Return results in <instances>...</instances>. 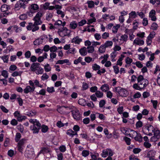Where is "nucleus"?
Wrapping results in <instances>:
<instances>
[{
	"label": "nucleus",
	"mask_w": 160,
	"mask_h": 160,
	"mask_svg": "<svg viewBox=\"0 0 160 160\" xmlns=\"http://www.w3.org/2000/svg\"><path fill=\"white\" fill-rule=\"evenodd\" d=\"M43 15L42 13L38 12L36 16L33 19L34 23L29 22L28 25L27 26V29L28 30H32V32H35L39 29L38 25L42 24V22L41 20V18Z\"/></svg>",
	"instance_id": "1"
},
{
	"label": "nucleus",
	"mask_w": 160,
	"mask_h": 160,
	"mask_svg": "<svg viewBox=\"0 0 160 160\" xmlns=\"http://www.w3.org/2000/svg\"><path fill=\"white\" fill-rule=\"evenodd\" d=\"M29 122L33 124L31 126L30 129L33 134L38 133L41 127V124L39 122L35 119H30Z\"/></svg>",
	"instance_id": "2"
},
{
	"label": "nucleus",
	"mask_w": 160,
	"mask_h": 160,
	"mask_svg": "<svg viewBox=\"0 0 160 160\" xmlns=\"http://www.w3.org/2000/svg\"><path fill=\"white\" fill-rule=\"evenodd\" d=\"M30 70L32 72H35L37 75L41 74L44 72L43 69L40 66V64L33 63L31 65Z\"/></svg>",
	"instance_id": "3"
},
{
	"label": "nucleus",
	"mask_w": 160,
	"mask_h": 160,
	"mask_svg": "<svg viewBox=\"0 0 160 160\" xmlns=\"http://www.w3.org/2000/svg\"><path fill=\"white\" fill-rule=\"evenodd\" d=\"M25 156L28 159H32L34 158L35 154L34 149L32 145H29L27 146Z\"/></svg>",
	"instance_id": "4"
},
{
	"label": "nucleus",
	"mask_w": 160,
	"mask_h": 160,
	"mask_svg": "<svg viewBox=\"0 0 160 160\" xmlns=\"http://www.w3.org/2000/svg\"><path fill=\"white\" fill-rule=\"evenodd\" d=\"M138 83L142 89L144 88L148 85V80L144 78L142 75H139L137 78Z\"/></svg>",
	"instance_id": "5"
},
{
	"label": "nucleus",
	"mask_w": 160,
	"mask_h": 160,
	"mask_svg": "<svg viewBox=\"0 0 160 160\" xmlns=\"http://www.w3.org/2000/svg\"><path fill=\"white\" fill-rule=\"evenodd\" d=\"M71 30L68 29L66 27H63L62 28L59 29L58 33L62 37L70 36Z\"/></svg>",
	"instance_id": "6"
},
{
	"label": "nucleus",
	"mask_w": 160,
	"mask_h": 160,
	"mask_svg": "<svg viewBox=\"0 0 160 160\" xmlns=\"http://www.w3.org/2000/svg\"><path fill=\"white\" fill-rule=\"evenodd\" d=\"M113 91L118 93L121 97H126L128 95V92L126 90L120 87L115 88V90Z\"/></svg>",
	"instance_id": "7"
},
{
	"label": "nucleus",
	"mask_w": 160,
	"mask_h": 160,
	"mask_svg": "<svg viewBox=\"0 0 160 160\" xmlns=\"http://www.w3.org/2000/svg\"><path fill=\"white\" fill-rule=\"evenodd\" d=\"M26 4L23 0H19L15 4L14 8L16 10H18L21 8L25 9L26 7Z\"/></svg>",
	"instance_id": "8"
},
{
	"label": "nucleus",
	"mask_w": 160,
	"mask_h": 160,
	"mask_svg": "<svg viewBox=\"0 0 160 160\" xmlns=\"http://www.w3.org/2000/svg\"><path fill=\"white\" fill-rule=\"evenodd\" d=\"M73 108L74 109H73L71 112L73 118L77 120H80L81 118V115L77 109L74 107H73Z\"/></svg>",
	"instance_id": "9"
},
{
	"label": "nucleus",
	"mask_w": 160,
	"mask_h": 160,
	"mask_svg": "<svg viewBox=\"0 0 160 160\" xmlns=\"http://www.w3.org/2000/svg\"><path fill=\"white\" fill-rule=\"evenodd\" d=\"M82 41V38H80L78 36H77L72 39L71 40V42L79 45Z\"/></svg>",
	"instance_id": "10"
},
{
	"label": "nucleus",
	"mask_w": 160,
	"mask_h": 160,
	"mask_svg": "<svg viewBox=\"0 0 160 160\" xmlns=\"http://www.w3.org/2000/svg\"><path fill=\"white\" fill-rule=\"evenodd\" d=\"M133 44H135L137 45L141 46L143 45L144 43V42L143 40H141L138 38H137L134 40L133 42Z\"/></svg>",
	"instance_id": "11"
},
{
	"label": "nucleus",
	"mask_w": 160,
	"mask_h": 160,
	"mask_svg": "<svg viewBox=\"0 0 160 160\" xmlns=\"http://www.w3.org/2000/svg\"><path fill=\"white\" fill-rule=\"evenodd\" d=\"M35 89V88H32L29 86H28L24 89V92L25 93H28L29 92H32L34 91Z\"/></svg>",
	"instance_id": "12"
},
{
	"label": "nucleus",
	"mask_w": 160,
	"mask_h": 160,
	"mask_svg": "<svg viewBox=\"0 0 160 160\" xmlns=\"http://www.w3.org/2000/svg\"><path fill=\"white\" fill-rule=\"evenodd\" d=\"M87 48L85 47H83L79 49V52L80 54L82 56H86L87 53Z\"/></svg>",
	"instance_id": "13"
},
{
	"label": "nucleus",
	"mask_w": 160,
	"mask_h": 160,
	"mask_svg": "<svg viewBox=\"0 0 160 160\" xmlns=\"http://www.w3.org/2000/svg\"><path fill=\"white\" fill-rule=\"evenodd\" d=\"M43 39L41 38V37L35 40L33 42V44L34 45H39L42 43Z\"/></svg>",
	"instance_id": "14"
},
{
	"label": "nucleus",
	"mask_w": 160,
	"mask_h": 160,
	"mask_svg": "<svg viewBox=\"0 0 160 160\" xmlns=\"http://www.w3.org/2000/svg\"><path fill=\"white\" fill-rule=\"evenodd\" d=\"M30 11L32 12L33 11L38 10L39 8L38 6L36 4H33L31 5L30 7Z\"/></svg>",
	"instance_id": "15"
},
{
	"label": "nucleus",
	"mask_w": 160,
	"mask_h": 160,
	"mask_svg": "<svg viewBox=\"0 0 160 160\" xmlns=\"http://www.w3.org/2000/svg\"><path fill=\"white\" fill-rule=\"evenodd\" d=\"M100 89L103 92H106L109 90V86L107 84H105L101 86Z\"/></svg>",
	"instance_id": "16"
},
{
	"label": "nucleus",
	"mask_w": 160,
	"mask_h": 160,
	"mask_svg": "<svg viewBox=\"0 0 160 160\" xmlns=\"http://www.w3.org/2000/svg\"><path fill=\"white\" fill-rule=\"evenodd\" d=\"M50 150L48 148H42L41 150L38 153V155L41 153H43L44 154L49 152Z\"/></svg>",
	"instance_id": "17"
},
{
	"label": "nucleus",
	"mask_w": 160,
	"mask_h": 160,
	"mask_svg": "<svg viewBox=\"0 0 160 160\" xmlns=\"http://www.w3.org/2000/svg\"><path fill=\"white\" fill-rule=\"evenodd\" d=\"M78 24L75 21H72L70 22L69 26L70 28L72 29H75L77 27Z\"/></svg>",
	"instance_id": "18"
},
{
	"label": "nucleus",
	"mask_w": 160,
	"mask_h": 160,
	"mask_svg": "<svg viewBox=\"0 0 160 160\" xmlns=\"http://www.w3.org/2000/svg\"><path fill=\"white\" fill-rule=\"evenodd\" d=\"M106 48L104 45L103 44L100 46L98 49V52L101 53H103L105 52Z\"/></svg>",
	"instance_id": "19"
},
{
	"label": "nucleus",
	"mask_w": 160,
	"mask_h": 160,
	"mask_svg": "<svg viewBox=\"0 0 160 160\" xmlns=\"http://www.w3.org/2000/svg\"><path fill=\"white\" fill-rule=\"evenodd\" d=\"M154 136L158 139L160 138V131L157 128H156L155 130L153 132Z\"/></svg>",
	"instance_id": "20"
},
{
	"label": "nucleus",
	"mask_w": 160,
	"mask_h": 160,
	"mask_svg": "<svg viewBox=\"0 0 160 160\" xmlns=\"http://www.w3.org/2000/svg\"><path fill=\"white\" fill-rule=\"evenodd\" d=\"M155 153V152L153 151H150L148 152L147 157L149 158H152L154 157Z\"/></svg>",
	"instance_id": "21"
},
{
	"label": "nucleus",
	"mask_w": 160,
	"mask_h": 160,
	"mask_svg": "<svg viewBox=\"0 0 160 160\" xmlns=\"http://www.w3.org/2000/svg\"><path fill=\"white\" fill-rule=\"evenodd\" d=\"M129 18H135L137 17V15L135 11H132L129 14Z\"/></svg>",
	"instance_id": "22"
},
{
	"label": "nucleus",
	"mask_w": 160,
	"mask_h": 160,
	"mask_svg": "<svg viewBox=\"0 0 160 160\" xmlns=\"http://www.w3.org/2000/svg\"><path fill=\"white\" fill-rule=\"evenodd\" d=\"M69 61L68 59H65L64 60H59L56 63V64H62L65 63H68Z\"/></svg>",
	"instance_id": "23"
},
{
	"label": "nucleus",
	"mask_w": 160,
	"mask_h": 160,
	"mask_svg": "<svg viewBox=\"0 0 160 160\" xmlns=\"http://www.w3.org/2000/svg\"><path fill=\"white\" fill-rule=\"evenodd\" d=\"M103 44L106 48H107L111 47L113 44V42L112 41H106Z\"/></svg>",
	"instance_id": "24"
},
{
	"label": "nucleus",
	"mask_w": 160,
	"mask_h": 160,
	"mask_svg": "<svg viewBox=\"0 0 160 160\" xmlns=\"http://www.w3.org/2000/svg\"><path fill=\"white\" fill-rule=\"evenodd\" d=\"M146 128L149 132H153L154 130H155V129H156V128H154L153 126L151 125H149L147 126L146 127Z\"/></svg>",
	"instance_id": "25"
},
{
	"label": "nucleus",
	"mask_w": 160,
	"mask_h": 160,
	"mask_svg": "<svg viewBox=\"0 0 160 160\" xmlns=\"http://www.w3.org/2000/svg\"><path fill=\"white\" fill-rule=\"evenodd\" d=\"M88 7L89 8H92L94 7V2L92 1H88L87 2Z\"/></svg>",
	"instance_id": "26"
},
{
	"label": "nucleus",
	"mask_w": 160,
	"mask_h": 160,
	"mask_svg": "<svg viewBox=\"0 0 160 160\" xmlns=\"http://www.w3.org/2000/svg\"><path fill=\"white\" fill-rule=\"evenodd\" d=\"M44 69L46 72H48L51 71V68L49 64L47 63L44 66Z\"/></svg>",
	"instance_id": "27"
},
{
	"label": "nucleus",
	"mask_w": 160,
	"mask_h": 160,
	"mask_svg": "<svg viewBox=\"0 0 160 160\" xmlns=\"http://www.w3.org/2000/svg\"><path fill=\"white\" fill-rule=\"evenodd\" d=\"M134 139L136 141L141 142L142 141V137L140 133H138L137 135L134 138Z\"/></svg>",
	"instance_id": "28"
},
{
	"label": "nucleus",
	"mask_w": 160,
	"mask_h": 160,
	"mask_svg": "<svg viewBox=\"0 0 160 160\" xmlns=\"http://www.w3.org/2000/svg\"><path fill=\"white\" fill-rule=\"evenodd\" d=\"M95 95L98 98H101L103 97V93L99 91H97L95 93Z\"/></svg>",
	"instance_id": "29"
},
{
	"label": "nucleus",
	"mask_w": 160,
	"mask_h": 160,
	"mask_svg": "<svg viewBox=\"0 0 160 160\" xmlns=\"http://www.w3.org/2000/svg\"><path fill=\"white\" fill-rule=\"evenodd\" d=\"M132 87L134 89L138 90H141L142 89L138 83L134 84Z\"/></svg>",
	"instance_id": "30"
},
{
	"label": "nucleus",
	"mask_w": 160,
	"mask_h": 160,
	"mask_svg": "<svg viewBox=\"0 0 160 160\" xmlns=\"http://www.w3.org/2000/svg\"><path fill=\"white\" fill-rule=\"evenodd\" d=\"M155 35V33L154 32H151L148 37L147 39L149 40L152 41V39L154 38Z\"/></svg>",
	"instance_id": "31"
},
{
	"label": "nucleus",
	"mask_w": 160,
	"mask_h": 160,
	"mask_svg": "<svg viewBox=\"0 0 160 160\" xmlns=\"http://www.w3.org/2000/svg\"><path fill=\"white\" fill-rule=\"evenodd\" d=\"M22 72L20 71L19 72L15 71L12 74V76L13 77H15L18 76H21Z\"/></svg>",
	"instance_id": "32"
},
{
	"label": "nucleus",
	"mask_w": 160,
	"mask_h": 160,
	"mask_svg": "<svg viewBox=\"0 0 160 160\" xmlns=\"http://www.w3.org/2000/svg\"><path fill=\"white\" fill-rule=\"evenodd\" d=\"M87 48L88 49L87 52L89 53H92L94 50V48L92 45L88 47Z\"/></svg>",
	"instance_id": "33"
},
{
	"label": "nucleus",
	"mask_w": 160,
	"mask_h": 160,
	"mask_svg": "<svg viewBox=\"0 0 160 160\" xmlns=\"http://www.w3.org/2000/svg\"><path fill=\"white\" fill-rule=\"evenodd\" d=\"M120 27V26L119 24H117L115 26L113 27L112 29L113 32L115 33H116Z\"/></svg>",
	"instance_id": "34"
},
{
	"label": "nucleus",
	"mask_w": 160,
	"mask_h": 160,
	"mask_svg": "<svg viewBox=\"0 0 160 160\" xmlns=\"http://www.w3.org/2000/svg\"><path fill=\"white\" fill-rule=\"evenodd\" d=\"M8 73L6 70H3L2 72V75L5 78V79L8 77Z\"/></svg>",
	"instance_id": "35"
},
{
	"label": "nucleus",
	"mask_w": 160,
	"mask_h": 160,
	"mask_svg": "<svg viewBox=\"0 0 160 160\" xmlns=\"http://www.w3.org/2000/svg\"><path fill=\"white\" fill-rule=\"evenodd\" d=\"M132 133L131 134H129V136L132 138H134L135 136L137 135L138 133L132 130L131 131Z\"/></svg>",
	"instance_id": "36"
},
{
	"label": "nucleus",
	"mask_w": 160,
	"mask_h": 160,
	"mask_svg": "<svg viewBox=\"0 0 160 160\" xmlns=\"http://www.w3.org/2000/svg\"><path fill=\"white\" fill-rule=\"evenodd\" d=\"M26 118V116H21L20 115H18L17 117V120L18 121L21 122L23 120H25Z\"/></svg>",
	"instance_id": "37"
},
{
	"label": "nucleus",
	"mask_w": 160,
	"mask_h": 160,
	"mask_svg": "<svg viewBox=\"0 0 160 160\" xmlns=\"http://www.w3.org/2000/svg\"><path fill=\"white\" fill-rule=\"evenodd\" d=\"M0 58L2 59L4 62L7 63L8 61L9 56L8 55H4L2 57H1Z\"/></svg>",
	"instance_id": "38"
},
{
	"label": "nucleus",
	"mask_w": 160,
	"mask_h": 160,
	"mask_svg": "<svg viewBox=\"0 0 160 160\" xmlns=\"http://www.w3.org/2000/svg\"><path fill=\"white\" fill-rule=\"evenodd\" d=\"M21 134L19 132H17L15 136V140L16 142H18L21 138Z\"/></svg>",
	"instance_id": "39"
},
{
	"label": "nucleus",
	"mask_w": 160,
	"mask_h": 160,
	"mask_svg": "<svg viewBox=\"0 0 160 160\" xmlns=\"http://www.w3.org/2000/svg\"><path fill=\"white\" fill-rule=\"evenodd\" d=\"M1 11L2 12H5L7 10V5L6 4L2 5L0 8Z\"/></svg>",
	"instance_id": "40"
},
{
	"label": "nucleus",
	"mask_w": 160,
	"mask_h": 160,
	"mask_svg": "<svg viewBox=\"0 0 160 160\" xmlns=\"http://www.w3.org/2000/svg\"><path fill=\"white\" fill-rule=\"evenodd\" d=\"M56 54L54 52H51L50 54V61H53V59L56 58Z\"/></svg>",
	"instance_id": "41"
},
{
	"label": "nucleus",
	"mask_w": 160,
	"mask_h": 160,
	"mask_svg": "<svg viewBox=\"0 0 160 160\" xmlns=\"http://www.w3.org/2000/svg\"><path fill=\"white\" fill-rule=\"evenodd\" d=\"M151 102L152 104L153 108L155 109H156L158 103L157 101L151 100Z\"/></svg>",
	"instance_id": "42"
},
{
	"label": "nucleus",
	"mask_w": 160,
	"mask_h": 160,
	"mask_svg": "<svg viewBox=\"0 0 160 160\" xmlns=\"http://www.w3.org/2000/svg\"><path fill=\"white\" fill-rule=\"evenodd\" d=\"M49 77V76L45 73L43 74L41 76V78L42 80L44 81L48 79Z\"/></svg>",
	"instance_id": "43"
},
{
	"label": "nucleus",
	"mask_w": 160,
	"mask_h": 160,
	"mask_svg": "<svg viewBox=\"0 0 160 160\" xmlns=\"http://www.w3.org/2000/svg\"><path fill=\"white\" fill-rule=\"evenodd\" d=\"M92 68L94 70H98L100 68V67L97 64H93L92 66Z\"/></svg>",
	"instance_id": "44"
},
{
	"label": "nucleus",
	"mask_w": 160,
	"mask_h": 160,
	"mask_svg": "<svg viewBox=\"0 0 160 160\" xmlns=\"http://www.w3.org/2000/svg\"><path fill=\"white\" fill-rule=\"evenodd\" d=\"M48 128L47 126L43 125L42 126V131L43 132H46L48 131Z\"/></svg>",
	"instance_id": "45"
},
{
	"label": "nucleus",
	"mask_w": 160,
	"mask_h": 160,
	"mask_svg": "<svg viewBox=\"0 0 160 160\" xmlns=\"http://www.w3.org/2000/svg\"><path fill=\"white\" fill-rule=\"evenodd\" d=\"M150 2L153 5L156 3L158 5H160V0H150Z\"/></svg>",
	"instance_id": "46"
},
{
	"label": "nucleus",
	"mask_w": 160,
	"mask_h": 160,
	"mask_svg": "<svg viewBox=\"0 0 160 160\" xmlns=\"http://www.w3.org/2000/svg\"><path fill=\"white\" fill-rule=\"evenodd\" d=\"M27 15L26 14H22L19 16V19L22 20H24L27 18Z\"/></svg>",
	"instance_id": "47"
},
{
	"label": "nucleus",
	"mask_w": 160,
	"mask_h": 160,
	"mask_svg": "<svg viewBox=\"0 0 160 160\" xmlns=\"http://www.w3.org/2000/svg\"><path fill=\"white\" fill-rule=\"evenodd\" d=\"M128 36L126 34H124L121 36V39L120 40H122L124 42H126L128 40Z\"/></svg>",
	"instance_id": "48"
},
{
	"label": "nucleus",
	"mask_w": 160,
	"mask_h": 160,
	"mask_svg": "<svg viewBox=\"0 0 160 160\" xmlns=\"http://www.w3.org/2000/svg\"><path fill=\"white\" fill-rule=\"evenodd\" d=\"M109 33L108 32H105L102 35V38L103 39H106L109 36Z\"/></svg>",
	"instance_id": "49"
},
{
	"label": "nucleus",
	"mask_w": 160,
	"mask_h": 160,
	"mask_svg": "<svg viewBox=\"0 0 160 160\" xmlns=\"http://www.w3.org/2000/svg\"><path fill=\"white\" fill-rule=\"evenodd\" d=\"M89 152L87 150H83L82 152V155L83 156L86 157L89 155Z\"/></svg>",
	"instance_id": "50"
},
{
	"label": "nucleus",
	"mask_w": 160,
	"mask_h": 160,
	"mask_svg": "<svg viewBox=\"0 0 160 160\" xmlns=\"http://www.w3.org/2000/svg\"><path fill=\"white\" fill-rule=\"evenodd\" d=\"M94 37L95 39L98 41L100 40L102 38V36H101L100 34L98 33H96L95 34Z\"/></svg>",
	"instance_id": "51"
},
{
	"label": "nucleus",
	"mask_w": 160,
	"mask_h": 160,
	"mask_svg": "<svg viewBox=\"0 0 160 160\" xmlns=\"http://www.w3.org/2000/svg\"><path fill=\"white\" fill-rule=\"evenodd\" d=\"M133 64H136V66L139 68H141L143 67V65L139 61L136 62L135 63H133Z\"/></svg>",
	"instance_id": "52"
},
{
	"label": "nucleus",
	"mask_w": 160,
	"mask_h": 160,
	"mask_svg": "<svg viewBox=\"0 0 160 160\" xmlns=\"http://www.w3.org/2000/svg\"><path fill=\"white\" fill-rule=\"evenodd\" d=\"M60 90L61 93L65 95L68 94V92H66V90H65L64 88H60Z\"/></svg>",
	"instance_id": "53"
},
{
	"label": "nucleus",
	"mask_w": 160,
	"mask_h": 160,
	"mask_svg": "<svg viewBox=\"0 0 160 160\" xmlns=\"http://www.w3.org/2000/svg\"><path fill=\"white\" fill-rule=\"evenodd\" d=\"M82 58L81 57H79L78 59H75L74 61V63L75 64H77L79 62H81L82 61Z\"/></svg>",
	"instance_id": "54"
},
{
	"label": "nucleus",
	"mask_w": 160,
	"mask_h": 160,
	"mask_svg": "<svg viewBox=\"0 0 160 160\" xmlns=\"http://www.w3.org/2000/svg\"><path fill=\"white\" fill-rule=\"evenodd\" d=\"M73 133L74 131L71 129H69L67 131V134L72 137L73 136Z\"/></svg>",
	"instance_id": "55"
},
{
	"label": "nucleus",
	"mask_w": 160,
	"mask_h": 160,
	"mask_svg": "<svg viewBox=\"0 0 160 160\" xmlns=\"http://www.w3.org/2000/svg\"><path fill=\"white\" fill-rule=\"evenodd\" d=\"M106 102L104 100H101L99 102V106L100 108H102L105 105Z\"/></svg>",
	"instance_id": "56"
},
{
	"label": "nucleus",
	"mask_w": 160,
	"mask_h": 160,
	"mask_svg": "<svg viewBox=\"0 0 160 160\" xmlns=\"http://www.w3.org/2000/svg\"><path fill=\"white\" fill-rule=\"evenodd\" d=\"M87 22L86 21L85 19L82 20L78 22V25L79 26H82L85 24Z\"/></svg>",
	"instance_id": "57"
},
{
	"label": "nucleus",
	"mask_w": 160,
	"mask_h": 160,
	"mask_svg": "<svg viewBox=\"0 0 160 160\" xmlns=\"http://www.w3.org/2000/svg\"><path fill=\"white\" fill-rule=\"evenodd\" d=\"M88 87V85L85 82H83L82 85V90H84L87 89Z\"/></svg>",
	"instance_id": "58"
},
{
	"label": "nucleus",
	"mask_w": 160,
	"mask_h": 160,
	"mask_svg": "<svg viewBox=\"0 0 160 160\" xmlns=\"http://www.w3.org/2000/svg\"><path fill=\"white\" fill-rule=\"evenodd\" d=\"M50 48L49 46L48 45H46L44 46L43 49L42 50V51H44L45 52H47L50 50Z\"/></svg>",
	"instance_id": "59"
},
{
	"label": "nucleus",
	"mask_w": 160,
	"mask_h": 160,
	"mask_svg": "<svg viewBox=\"0 0 160 160\" xmlns=\"http://www.w3.org/2000/svg\"><path fill=\"white\" fill-rule=\"evenodd\" d=\"M0 108L4 112L7 113L8 112V110L5 107L2 105L0 106Z\"/></svg>",
	"instance_id": "60"
},
{
	"label": "nucleus",
	"mask_w": 160,
	"mask_h": 160,
	"mask_svg": "<svg viewBox=\"0 0 160 160\" xmlns=\"http://www.w3.org/2000/svg\"><path fill=\"white\" fill-rule=\"evenodd\" d=\"M142 23L144 26H146L148 24V21L147 18H144L143 19Z\"/></svg>",
	"instance_id": "61"
},
{
	"label": "nucleus",
	"mask_w": 160,
	"mask_h": 160,
	"mask_svg": "<svg viewBox=\"0 0 160 160\" xmlns=\"http://www.w3.org/2000/svg\"><path fill=\"white\" fill-rule=\"evenodd\" d=\"M114 72L116 74H117L119 72V67L117 66H113Z\"/></svg>",
	"instance_id": "62"
},
{
	"label": "nucleus",
	"mask_w": 160,
	"mask_h": 160,
	"mask_svg": "<svg viewBox=\"0 0 160 160\" xmlns=\"http://www.w3.org/2000/svg\"><path fill=\"white\" fill-rule=\"evenodd\" d=\"M143 145L146 148H149L151 146V144L148 142H145L144 143Z\"/></svg>",
	"instance_id": "63"
},
{
	"label": "nucleus",
	"mask_w": 160,
	"mask_h": 160,
	"mask_svg": "<svg viewBox=\"0 0 160 160\" xmlns=\"http://www.w3.org/2000/svg\"><path fill=\"white\" fill-rule=\"evenodd\" d=\"M57 50V47L55 46H53L50 48V50L52 52H56Z\"/></svg>",
	"instance_id": "64"
}]
</instances>
